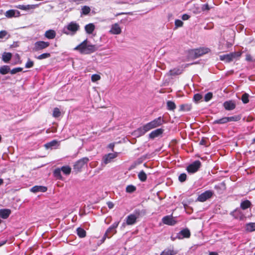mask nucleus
Segmentation results:
<instances>
[{
	"instance_id": "obj_2",
	"label": "nucleus",
	"mask_w": 255,
	"mask_h": 255,
	"mask_svg": "<svg viewBox=\"0 0 255 255\" xmlns=\"http://www.w3.org/2000/svg\"><path fill=\"white\" fill-rule=\"evenodd\" d=\"M74 50L83 54H89L97 50L98 47L95 45H87V40L86 39L77 46Z\"/></svg>"
},
{
	"instance_id": "obj_29",
	"label": "nucleus",
	"mask_w": 255,
	"mask_h": 255,
	"mask_svg": "<svg viewBox=\"0 0 255 255\" xmlns=\"http://www.w3.org/2000/svg\"><path fill=\"white\" fill-rule=\"evenodd\" d=\"M77 234L81 238H85L86 236V232L82 228L79 227L77 229Z\"/></svg>"
},
{
	"instance_id": "obj_22",
	"label": "nucleus",
	"mask_w": 255,
	"mask_h": 255,
	"mask_svg": "<svg viewBox=\"0 0 255 255\" xmlns=\"http://www.w3.org/2000/svg\"><path fill=\"white\" fill-rule=\"evenodd\" d=\"M56 33L55 30L49 29L45 32L44 36L49 39H54L56 36Z\"/></svg>"
},
{
	"instance_id": "obj_23",
	"label": "nucleus",
	"mask_w": 255,
	"mask_h": 255,
	"mask_svg": "<svg viewBox=\"0 0 255 255\" xmlns=\"http://www.w3.org/2000/svg\"><path fill=\"white\" fill-rule=\"evenodd\" d=\"M252 205V203L250 201L246 200L241 203L240 207L242 210H245L250 208Z\"/></svg>"
},
{
	"instance_id": "obj_10",
	"label": "nucleus",
	"mask_w": 255,
	"mask_h": 255,
	"mask_svg": "<svg viewBox=\"0 0 255 255\" xmlns=\"http://www.w3.org/2000/svg\"><path fill=\"white\" fill-rule=\"evenodd\" d=\"M120 222H116L109 227L105 233L108 235V238H111L117 232L116 229L119 226Z\"/></svg>"
},
{
	"instance_id": "obj_56",
	"label": "nucleus",
	"mask_w": 255,
	"mask_h": 255,
	"mask_svg": "<svg viewBox=\"0 0 255 255\" xmlns=\"http://www.w3.org/2000/svg\"><path fill=\"white\" fill-rule=\"evenodd\" d=\"M107 205L109 209H112L114 208V204L112 202H108L107 203Z\"/></svg>"
},
{
	"instance_id": "obj_16",
	"label": "nucleus",
	"mask_w": 255,
	"mask_h": 255,
	"mask_svg": "<svg viewBox=\"0 0 255 255\" xmlns=\"http://www.w3.org/2000/svg\"><path fill=\"white\" fill-rule=\"evenodd\" d=\"M223 107L228 111L233 110L236 108V105L232 100L227 101L223 103Z\"/></svg>"
},
{
	"instance_id": "obj_46",
	"label": "nucleus",
	"mask_w": 255,
	"mask_h": 255,
	"mask_svg": "<svg viewBox=\"0 0 255 255\" xmlns=\"http://www.w3.org/2000/svg\"><path fill=\"white\" fill-rule=\"evenodd\" d=\"M101 79V76L98 74H93L91 77V80L93 82H95Z\"/></svg>"
},
{
	"instance_id": "obj_38",
	"label": "nucleus",
	"mask_w": 255,
	"mask_h": 255,
	"mask_svg": "<svg viewBox=\"0 0 255 255\" xmlns=\"http://www.w3.org/2000/svg\"><path fill=\"white\" fill-rule=\"evenodd\" d=\"M91 11V8L89 6L85 5L82 8V12L81 14L83 15H87Z\"/></svg>"
},
{
	"instance_id": "obj_58",
	"label": "nucleus",
	"mask_w": 255,
	"mask_h": 255,
	"mask_svg": "<svg viewBox=\"0 0 255 255\" xmlns=\"http://www.w3.org/2000/svg\"><path fill=\"white\" fill-rule=\"evenodd\" d=\"M106 238H108V235H106V233H105L102 239L101 240V242L103 243L105 242Z\"/></svg>"
},
{
	"instance_id": "obj_47",
	"label": "nucleus",
	"mask_w": 255,
	"mask_h": 255,
	"mask_svg": "<svg viewBox=\"0 0 255 255\" xmlns=\"http://www.w3.org/2000/svg\"><path fill=\"white\" fill-rule=\"evenodd\" d=\"M33 65H34L33 61H32L31 60H30L29 59H28V61H27V62L25 64V66L26 68H30L32 67L33 66Z\"/></svg>"
},
{
	"instance_id": "obj_55",
	"label": "nucleus",
	"mask_w": 255,
	"mask_h": 255,
	"mask_svg": "<svg viewBox=\"0 0 255 255\" xmlns=\"http://www.w3.org/2000/svg\"><path fill=\"white\" fill-rule=\"evenodd\" d=\"M190 17V15H189L188 14H184L182 15V19L183 20H188V19H189V18Z\"/></svg>"
},
{
	"instance_id": "obj_12",
	"label": "nucleus",
	"mask_w": 255,
	"mask_h": 255,
	"mask_svg": "<svg viewBox=\"0 0 255 255\" xmlns=\"http://www.w3.org/2000/svg\"><path fill=\"white\" fill-rule=\"evenodd\" d=\"M162 223L169 226H173L175 225L177 221L173 219L172 216H165L162 219Z\"/></svg>"
},
{
	"instance_id": "obj_11",
	"label": "nucleus",
	"mask_w": 255,
	"mask_h": 255,
	"mask_svg": "<svg viewBox=\"0 0 255 255\" xmlns=\"http://www.w3.org/2000/svg\"><path fill=\"white\" fill-rule=\"evenodd\" d=\"M187 65L185 66V65H182L180 67H176L174 68L173 69H171L169 71V74L171 76H175V75H178L182 73V72L184 71V69L186 67H187Z\"/></svg>"
},
{
	"instance_id": "obj_50",
	"label": "nucleus",
	"mask_w": 255,
	"mask_h": 255,
	"mask_svg": "<svg viewBox=\"0 0 255 255\" xmlns=\"http://www.w3.org/2000/svg\"><path fill=\"white\" fill-rule=\"evenodd\" d=\"M22 70V68L21 67H17L12 69L10 71V73L11 74H16L17 72H21Z\"/></svg>"
},
{
	"instance_id": "obj_37",
	"label": "nucleus",
	"mask_w": 255,
	"mask_h": 255,
	"mask_svg": "<svg viewBox=\"0 0 255 255\" xmlns=\"http://www.w3.org/2000/svg\"><path fill=\"white\" fill-rule=\"evenodd\" d=\"M242 118L241 115H235L232 117H228V122H238Z\"/></svg>"
},
{
	"instance_id": "obj_34",
	"label": "nucleus",
	"mask_w": 255,
	"mask_h": 255,
	"mask_svg": "<svg viewBox=\"0 0 255 255\" xmlns=\"http://www.w3.org/2000/svg\"><path fill=\"white\" fill-rule=\"evenodd\" d=\"M60 169L61 171L66 175H68L71 173V168L69 166H63Z\"/></svg>"
},
{
	"instance_id": "obj_17",
	"label": "nucleus",
	"mask_w": 255,
	"mask_h": 255,
	"mask_svg": "<svg viewBox=\"0 0 255 255\" xmlns=\"http://www.w3.org/2000/svg\"><path fill=\"white\" fill-rule=\"evenodd\" d=\"M38 6L37 4H27V5H23V4H18L15 5V7L17 8L23 10H28L31 9H34L36 7Z\"/></svg>"
},
{
	"instance_id": "obj_53",
	"label": "nucleus",
	"mask_w": 255,
	"mask_h": 255,
	"mask_svg": "<svg viewBox=\"0 0 255 255\" xmlns=\"http://www.w3.org/2000/svg\"><path fill=\"white\" fill-rule=\"evenodd\" d=\"M246 60L247 61H249V62L252 61L253 58H252V56H251V55L250 54H247L246 56Z\"/></svg>"
},
{
	"instance_id": "obj_49",
	"label": "nucleus",
	"mask_w": 255,
	"mask_h": 255,
	"mask_svg": "<svg viewBox=\"0 0 255 255\" xmlns=\"http://www.w3.org/2000/svg\"><path fill=\"white\" fill-rule=\"evenodd\" d=\"M193 98L196 102H198L202 99V96L200 94H196L194 95Z\"/></svg>"
},
{
	"instance_id": "obj_28",
	"label": "nucleus",
	"mask_w": 255,
	"mask_h": 255,
	"mask_svg": "<svg viewBox=\"0 0 255 255\" xmlns=\"http://www.w3.org/2000/svg\"><path fill=\"white\" fill-rule=\"evenodd\" d=\"M167 109L168 111H174L176 108L175 103L172 101H168L167 102Z\"/></svg>"
},
{
	"instance_id": "obj_32",
	"label": "nucleus",
	"mask_w": 255,
	"mask_h": 255,
	"mask_svg": "<svg viewBox=\"0 0 255 255\" xmlns=\"http://www.w3.org/2000/svg\"><path fill=\"white\" fill-rule=\"evenodd\" d=\"M228 123V117H223L221 119L215 120L213 122V124H225Z\"/></svg>"
},
{
	"instance_id": "obj_19",
	"label": "nucleus",
	"mask_w": 255,
	"mask_h": 255,
	"mask_svg": "<svg viewBox=\"0 0 255 255\" xmlns=\"http://www.w3.org/2000/svg\"><path fill=\"white\" fill-rule=\"evenodd\" d=\"M11 211L9 209H0V217L3 219H6L10 215Z\"/></svg>"
},
{
	"instance_id": "obj_48",
	"label": "nucleus",
	"mask_w": 255,
	"mask_h": 255,
	"mask_svg": "<svg viewBox=\"0 0 255 255\" xmlns=\"http://www.w3.org/2000/svg\"><path fill=\"white\" fill-rule=\"evenodd\" d=\"M57 143V141L55 140H52V141L47 143L45 144V146L47 148L51 147L53 146H55Z\"/></svg>"
},
{
	"instance_id": "obj_5",
	"label": "nucleus",
	"mask_w": 255,
	"mask_h": 255,
	"mask_svg": "<svg viewBox=\"0 0 255 255\" xmlns=\"http://www.w3.org/2000/svg\"><path fill=\"white\" fill-rule=\"evenodd\" d=\"M80 28L79 25L75 21L70 22L63 29V33L68 35L69 31L75 34Z\"/></svg>"
},
{
	"instance_id": "obj_31",
	"label": "nucleus",
	"mask_w": 255,
	"mask_h": 255,
	"mask_svg": "<svg viewBox=\"0 0 255 255\" xmlns=\"http://www.w3.org/2000/svg\"><path fill=\"white\" fill-rule=\"evenodd\" d=\"M10 69L9 66L4 65L0 68V73L2 75H5L10 72Z\"/></svg>"
},
{
	"instance_id": "obj_40",
	"label": "nucleus",
	"mask_w": 255,
	"mask_h": 255,
	"mask_svg": "<svg viewBox=\"0 0 255 255\" xmlns=\"http://www.w3.org/2000/svg\"><path fill=\"white\" fill-rule=\"evenodd\" d=\"M249 94L246 93L243 94L241 100L244 104H247L249 102Z\"/></svg>"
},
{
	"instance_id": "obj_6",
	"label": "nucleus",
	"mask_w": 255,
	"mask_h": 255,
	"mask_svg": "<svg viewBox=\"0 0 255 255\" xmlns=\"http://www.w3.org/2000/svg\"><path fill=\"white\" fill-rule=\"evenodd\" d=\"M50 45L49 42H45L44 41H38L34 44L33 47L32 48L33 51H39L44 49L46 48Z\"/></svg>"
},
{
	"instance_id": "obj_63",
	"label": "nucleus",
	"mask_w": 255,
	"mask_h": 255,
	"mask_svg": "<svg viewBox=\"0 0 255 255\" xmlns=\"http://www.w3.org/2000/svg\"><path fill=\"white\" fill-rule=\"evenodd\" d=\"M3 183V180L1 178H0V186Z\"/></svg>"
},
{
	"instance_id": "obj_43",
	"label": "nucleus",
	"mask_w": 255,
	"mask_h": 255,
	"mask_svg": "<svg viewBox=\"0 0 255 255\" xmlns=\"http://www.w3.org/2000/svg\"><path fill=\"white\" fill-rule=\"evenodd\" d=\"M212 97H213V94H212V92H208V93H207V94H205V95L204 96V100H205V102H208L210 100H211Z\"/></svg>"
},
{
	"instance_id": "obj_21",
	"label": "nucleus",
	"mask_w": 255,
	"mask_h": 255,
	"mask_svg": "<svg viewBox=\"0 0 255 255\" xmlns=\"http://www.w3.org/2000/svg\"><path fill=\"white\" fill-rule=\"evenodd\" d=\"M177 252L174 250L173 247L165 249L160 254V255H175Z\"/></svg>"
},
{
	"instance_id": "obj_7",
	"label": "nucleus",
	"mask_w": 255,
	"mask_h": 255,
	"mask_svg": "<svg viewBox=\"0 0 255 255\" xmlns=\"http://www.w3.org/2000/svg\"><path fill=\"white\" fill-rule=\"evenodd\" d=\"M201 166V162L199 160H195L187 167L186 170L189 173H194L199 169Z\"/></svg>"
},
{
	"instance_id": "obj_15",
	"label": "nucleus",
	"mask_w": 255,
	"mask_h": 255,
	"mask_svg": "<svg viewBox=\"0 0 255 255\" xmlns=\"http://www.w3.org/2000/svg\"><path fill=\"white\" fill-rule=\"evenodd\" d=\"M163 132L164 129L163 128H157L155 130H153L149 134V138L153 139L162 134Z\"/></svg>"
},
{
	"instance_id": "obj_60",
	"label": "nucleus",
	"mask_w": 255,
	"mask_h": 255,
	"mask_svg": "<svg viewBox=\"0 0 255 255\" xmlns=\"http://www.w3.org/2000/svg\"><path fill=\"white\" fill-rule=\"evenodd\" d=\"M7 242V240H4L0 242V247L3 246Z\"/></svg>"
},
{
	"instance_id": "obj_35",
	"label": "nucleus",
	"mask_w": 255,
	"mask_h": 255,
	"mask_svg": "<svg viewBox=\"0 0 255 255\" xmlns=\"http://www.w3.org/2000/svg\"><path fill=\"white\" fill-rule=\"evenodd\" d=\"M5 16L7 18H12L15 16V10L9 9L5 13Z\"/></svg>"
},
{
	"instance_id": "obj_1",
	"label": "nucleus",
	"mask_w": 255,
	"mask_h": 255,
	"mask_svg": "<svg viewBox=\"0 0 255 255\" xmlns=\"http://www.w3.org/2000/svg\"><path fill=\"white\" fill-rule=\"evenodd\" d=\"M165 123L163 117H159L151 122L146 124L143 126L137 128V132L139 135H144L148 131L161 126Z\"/></svg>"
},
{
	"instance_id": "obj_64",
	"label": "nucleus",
	"mask_w": 255,
	"mask_h": 255,
	"mask_svg": "<svg viewBox=\"0 0 255 255\" xmlns=\"http://www.w3.org/2000/svg\"><path fill=\"white\" fill-rule=\"evenodd\" d=\"M253 143H255V137L253 139Z\"/></svg>"
},
{
	"instance_id": "obj_3",
	"label": "nucleus",
	"mask_w": 255,
	"mask_h": 255,
	"mask_svg": "<svg viewBox=\"0 0 255 255\" xmlns=\"http://www.w3.org/2000/svg\"><path fill=\"white\" fill-rule=\"evenodd\" d=\"M210 49L206 47H200L199 48L192 49L189 51L191 56L194 59L197 58L204 54L208 53Z\"/></svg>"
},
{
	"instance_id": "obj_45",
	"label": "nucleus",
	"mask_w": 255,
	"mask_h": 255,
	"mask_svg": "<svg viewBox=\"0 0 255 255\" xmlns=\"http://www.w3.org/2000/svg\"><path fill=\"white\" fill-rule=\"evenodd\" d=\"M187 175L185 173H181L178 177V180L181 182H183L186 181Z\"/></svg>"
},
{
	"instance_id": "obj_36",
	"label": "nucleus",
	"mask_w": 255,
	"mask_h": 255,
	"mask_svg": "<svg viewBox=\"0 0 255 255\" xmlns=\"http://www.w3.org/2000/svg\"><path fill=\"white\" fill-rule=\"evenodd\" d=\"M247 231L252 232L255 231V223H249L246 225Z\"/></svg>"
},
{
	"instance_id": "obj_24",
	"label": "nucleus",
	"mask_w": 255,
	"mask_h": 255,
	"mask_svg": "<svg viewBox=\"0 0 255 255\" xmlns=\"http://www.w3.org/2000/svg\"><path fill=\"white\" fill-rule=\"evenodd\" d=\"M95 29V26L93 23H89L85 25V29L86 32L89 34H92Z\"/></svg>"
},
{
	"instance_id": "obj_33",
	"label": "nucleus",
	"mask_w": 255,
	"mask_h": 255,
	"mask_svg": "<svg viewBox=\"0 0 255 255\" xmlns=\"http://www.w3.org/2000/svg\"><path fill=\"white\" fill-rule=\"evenodd\" d=\"M138 178L140 181L145 182L147 179V175L143 170H141L138 174Z\"/></svg>"
},
{
	"instance_id": "obj_4",
	"label": "nucleus",
	"mask_w": 255,
	"mask_h": 255,
	"mask_svg": "<svg viewBox=\"0 0 255 255\" xmlns=\"http://www.w3.org/2000/svg\"><path fill=\"white\" fill-rule=\"evenodd\" d=\"M241 55V52H231L229 54L221 55L220 56V58L221 60L229 63L232 61L234 59L240 57Z\"/></svg>"
},
{
	"instance_id": "obj_39",
	"label": "nucleus",
	"mask_w": 255,
	"mask_h": 255,
	"mask_svg": "<svg viewBox=\"0 0 255 255\" xmlns=\"http://www.w3.org/2000/svg\"><path fill=\"white\" fill-rule=\"evenodd\" d=\"M233 213L237 214V216H235V218L236 219H239L240 220H242L245 218V216L240 210H236Z\"/></svg>"
},
{
	"instance_id": "obj_8",
	"label": "nucleus",
	"mask_w": 255,
	"mask_h": 255,
	"mask_svg": "<svg viewBox=\"0 0 255 255\" xmlns=\"http://www.w3.org/2000/svg\"><path fill=\"white\" fill-rule=\"evenodd\" d=\"M89 161V158L86 157L80 159L76 161L74 165V169L77 172L80 171L81 169Z\"/></svg>"
},
{
	"instance_id": "obj_9",
	"label": "nucleus",
	"mask_w": 255,
	"mask_h": 255,
	"mask_svg": "<svg viewBox=\"0 0 255 255\" xmlns=\"http://www.w3.org/2000/svg\"><path fill=\"white\" fill-rule=\"evenodd\" d=\"M213 193V192L211 190L206 191L198 196L197 201L204 202L207 200L211 198L212 197Z\"/></svg>"
},
{
	"instance_id": "obj_18",
	"label": "nucleus",
	"mask_w": 255,
	"mask_h": 255,
	"mask_svg": "<svg viewBox=\"0 0 255 255\" xmlns=\"http://www.w3.org/2000/svg\"><path fill=\"white\" fill-rule=\"evenodd\" d=\"M137 217L134 214H130L127 216L126 218V224L128 225H132L134 224L137 220Z\"/></svg>"
},
{
	"instance_id": "obj_62",
	"label": "nucleus",
	"mask_w": 255,
	"mask_h": 255,
	"mask_svg": "<svg viewBox=\"0 0 255 255\" xmlns=\"http://www.w3.org/2000/svg\"><path fill=\"white\" fill-rule=\"evenodd\" d=\"M110 147L112 149V151L114 150V144H110L109 145Z\"/></svg>"
},
{
	"instance_id": "obj_61",
	"label": "nucleus",
	"mask_w": 255,
	"mask_h": 255,
	"mask_svg": "<svg viewBox=\"0 0 255 255\" xmlns=\"http://www.w3.org/2000/svg\"><path fill=\"white\" fill-rule=\"evenodd\" d=\"M209 255H218V253L216 252H210Z\"/></svg>"
},
{
	"instance_id": "obj_42",
	"label": "nucleus",
	"mask_w": 255,
	"mask_h": 255,
	"mask_svg": "<svg viewBox=\"0 0 255 255\" xmlns=\"http://www.w3.org/2000/svg\"><path fill=\"white\" fill-rule=\"evenodd\" d=\"M61 112L60 111V110L58 108H55L53 109V117L54 118H58L61 116Z\"/></svg>"
},
{
	"instance_id": "obj_52",
	"label": "nucleus",
	"mask_w": 255,
	"mask_h": 255,
	"mask_svg": "<svg viewBox=\"0 0 255 255\" xmlns=\"http://www.w3.org/2000/svg\"><path fill=\"white\" fill-rule=\"evenodd\" d=\"M199 144L202 145H205V146H208V144H207V140L205 138H203L200 141Z\"/></svg>"
},
{
	"instance_id": "obj_44",
	"label": "nucleus",
	"mask_w": 255,
	"mask_h": 255,
	"mask_svg": "<svg viewBox=\"0 0 255 255\" xmlns=\"http://www.w3.org/2000/svg\"><path fill=\"white\" fill-rule=\"evenodd\" d=\"M49 57H50V54L49 53H43V54L39 55L37 57V58L38 59L41 60V59H45V58H48Z\"/></svg>"
},
{
	"instance_id": "obj_57",
	"label": "nucleus",
	"mask_w": 255,
	"mask_h": 255,
	"mask_svg": "<svg viewBox=\"0 0 255 255\" xmlns=\"http://www.w3.org/2000/svg\"><path fill=\"white\" fill-rule=\"evenodd\" d=\"M202 9L203 10H209L210 7H209V5L208 4H204L202 7Z\"/></svg>"
},
{
	"instance_id": "obj_26",
	"label": "nucleus",
	"mask_w": 255,
	"mask_h": 255,
	"mask_svg": "<svg viewBox=\"0 0 255 255\" xmlns=\"http://www.w3.org/2000/svg\"><path fill=\"white\" fill-rule=\"evenodd\" d=\"M179 234L182 236L183 238H189L191 236V233L189 230L187 228L182 230L180 232Z\"/></svg>"
},
{
	"instance_id": "obj_30",
	"label": "nucleus",
	"mask_w": 255,
	"mask_h": 255,
	"mask_svg": "<svg viewBox=\"0 0 255 255\" xmlns=\"http://www.w3.org/2000/svg\"><path fill=\"white\" fill-rule=\"evenodd\" d=\"M61 170L59 168H57L55 169L53 171V176L57 179L59 180L62 179V176L61 174Z\"/></svg>"
},
{
	"instance_id": "obj_13",
	"label": "nucleus",
	"mask_w": 255,
	"mask_h": 255,
	"mask_svg": "<svg viewBox=\"0 0 255 255\" xmlns=\"http://www.w3.org/2000/svg\"><path fill=\"white\" fill-rule=\"evenodd\" d=\"M117 156V152L108 153L104 156L103 158V160L104 163L105 164H107L111 162L113 160V159L116 158Z\"/></svg>"
},
{
	"instance_id": "obj_27",
	"label": "nucleus",
	"mask_w": 255,
	"mask_h": 255,
	"mask_svg": "<svg viewBox=\"0 0 255 255\" xmlns=\"http://www.w3.org/2000/svg\"><path fill=\"white\" fill-rule=\"evenodd\" d=\"M12 54L10 52H4L2 54V59L5 63H7L11 59Z\"/></svg>"
},
{
	"instance_id": "obj_54",
	"label": "nucleus",
	"mask_w": 255,
	"mask_h": 255,
	"mask_svg": "<svg viewBox=\"0 0 255 255\" xmlns=\"http://www.w3.org/2000/svg\"><path fill=\"white\" fill-rule=\"evenodd\" d=\"M7 32L5 30H1L0 31V38H3L6 36Z\"/></svg>"
},
{
	"instance_id": "obj_25",
	"label": "nucleus",
	"mask_w": 255,
	"mask_h": 255,
	"mask_svg": "<svg viewBox=\"0 0 255 255\" xmlns=\"http://www.w3.org/2000/svg\"><path fill=\"white\" fill-rule=\"evenodd\" d=\"M192 109V106L191 104H182L179 106L180 112H188L190 111Z\"/></svg>"
},
{
	"instance_id": "obj_41",
	"label": "nucleus",
	"mask_w": 255,
	"mask_h": 255,
	"mask_svg": "<svg viewBox=\"0 0 255 255\" xmlns=\"http://www.w3.org/2000/svg\"><path fill=\"white\" fill-rule=\"evenodd\" d=\"M136 189V188L135 186L132 185H129L127 186L126 190L127 193H131L134 192Z\"/></svg>"
},
{
	"instance_id": "obj_14",
	"label": "nucleus",
	"mask_w": 255,
	"mask_h": 255,
	"mask_svg": "<svg viewBox=\"0 0 255 255\" xmlns=\"http://www.w3.org/2000/svg\"><path fill=\"white\" fill-rule=\"evenodd\" d=\"M109 32L112 34H120L122 32V29L120 25L117 23H114L112 25L111 28L109 31Z\"/></svg>"
},
{
	"instance_id": "obj_51",
	"label": "nucleus",
	"mask_w": 255,
	"mask_h": 255,
	"mask_svg": "<svg viewBox=\"0 0 255 255\" xmlns=\"http://www.w3.org/2000/svg\"><path fill=\"white\" fill-rule=\"evenodd\" d=\"M183 22L179 19H176L175 21V25L176 28L182 26Z\"/></svg>"
},
{
	"instance_id": "obj_59",
	"label": "nucleus",
	"mask_w": 255,
	"mask_h": 255,
	"mask_svg": "<svg viewBox=\"0 0 255 255\" xmlns=\"http://www.w3.org/2000/svg\"><path fill=\"white\" fill-rule=\"evenodd\" d=\"M20 15V12L18 10H15V16L14 17H19Z\"/></svg>"
},
{
	"instance_id": "obj_20",
	"label": "nucleus",
	"mask_w": 255,
	"mask_h": 255,
	"mask_svg": "<svg viewBox=\"0 0 255 255\" xmlns=\"http://www.w3.org/2000/svg\"><path fill=\"white\" fill-rule=\"evenodd\" d=\"M47 188L45 186H34L32 187L30 191L33 193H37L38 192H45L47 191Z\"/></svg>"
}]
</instances>
